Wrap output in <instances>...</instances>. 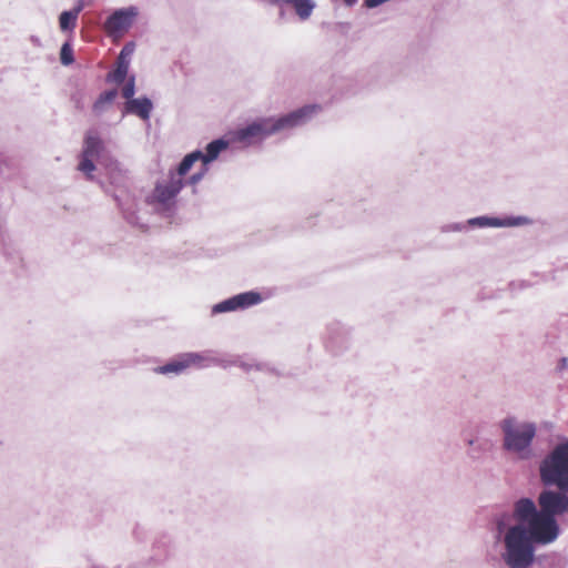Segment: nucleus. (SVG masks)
<instances>
[{"mask_svg":"<svg viewBox=\"0 0 568 568\" xmlns=\"http://www.w3.org/2000/svg\"><path fill=\"white\" fill-rule=\"evenodd\" d=\"M568 515V489L544 487L536 501L521 497L511 511L496 514L491 534L503 545L500 557L508 568H530L536 547L552 544L560 535L558 517Z\"/></svg>","mask_w":568,"mask_h":568,"instance_id":"obj_1","label":"nucleus"},{"mask_svg":"<svg viewBox=\"0 0 568 568\" xmlns=\"http://www.w3.org/2000/svg\"><path fill=\"white\" fill-rule=\"evenodd\" d=\"M318 110L320 106L317 104H305L285 114L256 118L246 125L233 131L229 139L222 136L209 142L201 159L202 165L209 166L232 142L243 143L248 146L263 142L272 135L301 128L307 124Z\"/></svg>","mask_w":568,"mask_h":568,"instance_id":"obj_2","label":"nucleus"},{"mask_svg":"<svg viewBox=\"0 0 568 568\" xmlns=\"http://www.w3.org/2000/svg\"><path fill=\"white\" fill-rule=\"evenodd\" d=\"M503 434V449L516 455L521 460L534 456L532 443L537 435L534 422L518 420L515 416L505 417L499 424Z\"/></svg>","mask_w":568,"mask_h":568,"instance_id":"obj_3","label":"nucleus"},{"mask_svg":"<svg viewBox=\"0 0 568 568\" xmlns=\"http://www.w3.org/2000/svg\"><path fill=\"white\" fill-rule=\"evenodd\" d=\"M538 476L544 487L568 489V437L560 438L540 460Z\"/></svg>","mask_w":568,"mask_h":568,"instance_id":"obj_4","label":"nucleus"},{"mask_svg":"<svg viewBox=\"0 0 568 568\" xmlns=\"http://www.w3.org/2000/svg\"><path fill=\"white\" fill-rule=\"evenodd\" d=\"M185 182L170 172L169 181L156 182L153 191L146 196V203L155 206V211L162 215L171 214L176 205V196L183 189Z\"/></svg>","mask_w":568,"mask_h":568,"instance_id":"obj_5","label":"nucleus"},{"mask_svg":"<svg viewBox=\"0 0 568 568\" xmlns=\"http://www.w3.org/2000/svg\"><path fill=\"white\" fill-rule=\"evenodd\" d=\"M263 302V296L256 291H246L225 298L212 306V315L243 311Z\"/></svg>","mask_w":568,"mask_h":568,"instance_id":"obj_6","label":"nucleus"},{"mask_svg":"<svg viewBox=\"0 0 568 568\" xmlns=\"http://www.w3.org/2000/svg\"><path fill=\"white\" fill-rule=\"evenodd\" d=\"M467 229L517 227L532 224V220L524 215L489 216L480 215L466 221Z\"/></svg>","mask_w":568,"mask_h":568,"instance_id":"obj_7","label":"nucleus"},{"mask_svg":"<svg viewBox=\"0 0 568 568\" xmlns=\"http://www.w3.org/2000/svg\"><path fill=\"white\" fill-rule=\"evenodd\" d=\"M203 359H207L206 353H184L179 357L168 362L166 364L156 367L154 371L163 375H179L191 365L197 364L202 366Z\"/></svg>","mask_w":568,"mask_h":568,"instance_id":"obj_8","label":"nucleus"},{"mask_svg":"<svg viewBox=\"0 0 568 568\" xmlns=\"http://www.w3.org/2000/svg\"><path fill=\"white\" fill-rule=\"evenodd\" d=\"M138 14L139 10L134 6L116 9L106 18L105 28L109 32H125L132 27Z\"/></svg>","mask_w":568,"mask_h":568,"instance_id":"obj_9","label":"nucleus"},{"mask_svg":"<svg viewBox=\"0 0 568 568\" xmlns=\"http://www.w3.org/2000/svg\"><path fill=\"white\" fill-rule=\"evenodd\" d=\"M153 102L146 95L125 101L122 114H133L143 121H149L153 111Z\"/></svg>","mask_w":568,"mask_h":568,"instance_id":"obj_10","label":"nucleus"},{"mask_svg":"<svg viewBox=\"0 0 568 568\" xmlns=\"http://www.w3.org/2000/svg\"><path fill=\"white\" fill-rule=\"evenodd\" d=\"M270 4L273 6H282V4H291L296 13V16L302 20H307L313 10L316 7L314 0H266Z\"/></svg>","mask_w":568,"mask_h":568,"instance_id":"obj_11","label":"nucleus"},{"mask_svg":"<svg viewBox=\"0 0 568 568\" xmlns=\"http://www.w3.org/2000/svg\"><path fill=\"white\" fill-rule=\"evenodd\" d=\"M103 150L104 144L100 136L93 134L92 132H88L84 136V143L81 153L92 158H99Z\"/></svg>","mask_w":568,"mask_h":568,"instance_id":"obj_12","label":"nucleus"},{"mask_svg":"<svg viewBox=\"0 0 568 568\" xmlns=\"http://www.w3.org/2000/svg\"><path fill=\"white\" fill-rule=\"evenodd\" d=\"M202 155H203V151L200 149H196V150L187 153L186 155H184L183 159L181 160V162L176 166V171L174 173L175 176L182 179L191 170V168L193 166V164L196 161H201Z\"/></svg>","mask_w":568,"mask_h":568,"instance_id":"obj_13","label":"nucleus"},{"mask_svg":"<svg viewBox=\"0 0 568 568\" xmlns=\"http://www.w3.org/2000/svg\"><path fill=\"white\" fill-rule=\"evenodd\" d=\"M118 93L119 92L115 88L102 92L93 103V112L101 114L104 111L105 105L111 104L114 101V99L118 97Z\"/></svg>","mask_w":568,"mask_h":568,"instance_id":"obj_14","label":"nucleus"},{"mask_svg":"<svg viewBox=\"0 0 568 568\" xmlns=\"http://www.w3.org/2000/svg\"><path fill=\"white\" fill-rule=\"evenodd\" d=\"M78 16L70 10H64L59 14V27L62 32H73L77 28Z\"/></svg>","mask_w":568,"mask_h":568,"instance_id":"obj_15","label":"nucleus"},{"mask_svg":"<svg viewBox=\"0 0 568 568\" xmlns=\"http://www.w3.org/2000/svg\"><path fill=\"white\" fill-rule=\"evenodd\" d=\"M134 51H135V43L133 41L126 42L122 47V49L116 58L115 65L129 69L130 63H131V58H132Z\"/></svg>","mask_w":568,"mask_h":568,"instance_id":"obj_16","label":"nucleus"},{"mask_svg":"<svg viewBox=\"0 0 568 568\" xmlns=\"http://www.w3.org/2000/svg\"><path fill=\"white\" fill-rule=\"evenodd\" d=\"M92 156L84 155L81 153L78 170L87 175L89 180H92V172L95 170V164Z\"/></svg>","mask_w":568,"mask_h":568,"instance_id":"obj_17","label":"nucleus"},{"mask_svg":"<svg viewBox=\"0 0 568 568\" xmlns=\"http://www.w3.org/2000/svg\"><path fill=\"white\" fill-rule=\"evenodd\" d=\"M128 72L129 69L115 65V68L106 74V81L122 84L128 77Z\"/></svg>","mask_w":568,"mask_h":568,"instance_id":"obj_18","label":"nucleus"},{"mask_svg":"<svg viewBox=\"0 0 568 568\" xmlns=\"http://www.w3.org/2000/svg\"><path fill=\"white\" fill-rule=\"evenodd\" d=\"M60 61L63 65H70L74 62L73 49L70 42H64L60 49Z\"/></svg>","mask_w":568,"mask_h":568,"instance_id":"obj_19","label":"nucleus"},{"mask_svg":"<svg viewBox=\"0 0 568 568\" xmlns=\"http://www.w3.org/2000/svg\"><path fill=\"white\" fill-rule=\"evenodd\" d=\"M205 353L207 354V359H203L202 367H207L211 364L219 365L223 368L235 366V363H233V356H229L227 358H214L209 356V352Z\"/></svg>","mask_w":568,"mask_h":568,"instance_id":"obj_20","label":"nucleus"},{"mask_svg":"<svg viewBox=\"0 0 568 568\" xmlns=\"http://www.w3.org/2000/svg\"><path fill=\"white\" fill-rule=\"evenodd\" d=\"M114 200L116 201V204L119 206V209L121 210L122 214H123V217L125 219V221L132 225H136L138 224V215L135 214L134 211H130L129 209H125L123 206V203L122 201L120 200V197L118 195H114Z\"/></svg>","mask_w":568,"mask_h":568,"instance_id":"obj_21","label":"nucleus"},{"mask_svg":"<svg viewBox=\"0 0 568 568\" xmlns=\"http://www.w3.org/2000/svg\"><path fill=\"white\" fill-rule=\"evenodd\" d=\"M439 230L442 233H460L466 232L468 229L465 221L443 224Z\"/></svg>","mask_w":568,"mask_h":568,"instance_id":"obj_22","label":"nucleus"},{"mask_svg":"<svg viewBox=\"0 0 568 568\" xmlns=\"http://www.w3.org/2000/svg\"><path fill=\"white\" fill-rule=\"evenodd\" d=\"M122 97L125 99V101L134 99L135 94V77L132 75L129 78V80L125 82L124 87L121 90Z\"/></svg>","mask_w":568,"mask_h":568,"instance_id":"obj_23","label":"nucleus"},{"mask_svg":"<svg viewBox=\"0 0 568 568\" xmlns=\"http://www.w3.org/2000/svg\"><path fill=\"white\" fill-rule=\"evenodd\" d=\"M12 203V196L9 190L0 189V212L7 210Z\"/></svg>","mask_w":568,"mask_h":568,"instance_id":"obj_24","label":"nucleus"},{"mask_svg":"<svg viewBox=\"0 0 568 568\" xmlns=\"http://www.w3.org/2000/svg\"><path fill=\"white\" fill-rule=\"evenodd\" d=\"M207 171H209V166H207V165H206V166H203V165H202V169H201L199 172H196V173L192 174V175L187 179L186 183H187V184H191V185H195V184H197L200 181H202V179H203V178H204V175L207 173Z\"/></svg>","mask_w":568,"mask_h":568,"instance_id":"obj_25","label":"nucleus"},{"mask_svg":"<svg viewBox=\"0 0 568 568\" xmlns=\"http://www.w3.org/2000/svg\"><path fill=\"white\" fill-rule=\"evenodd\" d=\"M467 444L471 447V449L468 452V456L471 458H477L483 450L481 446L477 444V440L474 438L468 439Z\"/></svg>","mask_w":568,"mask_h":568,"instance_id":"obj_26","label":"nucleus"},{"mask_svg":"<svg viewBox=\"0 0 568 568\" xmlns=\"http://www.w3.org/2000/svg\"><path fill=\"white\" fill-rule=\"evenodd\" d=\"M108 171L110 175V180L112 183H114L118 179V175L120 174V165L116 161H111L108 165Z\"/></svg>","mask_w":568,"mask_h":568,"instance_id":"obj_27","label":"nucleus"},{"mask_svg":"<svg viewBox=\"0 0 568 568\" xmlns=\"http://www.w3.org/2000/svg\"><path fill=\"white\" fill-rule=\"evenodd\" d=\"M244 372H250L251 369L255 368L257 371L262 369V366L260 364H256V363H252V362H247V361H244L242 363V367H241Z\"/></svg>","mask_w":568,"mask_h":568,"instance_id":"obj_28","label":"nucleus"},{"mask_svg":"<svg viewBox=\"0 0 568 568\" xmlns=\"http://www.w3.org/2000/svg\"><path fill=\"white\" fill-rule=\"evenodd\" d=\"M84 7H85L84 0H77L75 4L73 6L72 9H70V11H72L74 14H77L79 17V14L82 12Z\"/></svg>","mask_w":568,"mask_h":568,"instance_id":"obj_29","label":"nucleus"},{"mask_svg":"<svg viewBox=\"0 0 568 568\" xmlns=\"http://www.w3.org/2000/svg\"><path fill=\"white\" fill-rule=\"evenodd\" d=\"M568 367V357H561L558 362V365L556 367V369L558 372H562L564 369H566Z\"/></svg>","mask_w":568,"mask_h":568,"instance_id":"obj_30","label":"nucleus"},{"mask_svg":"<svg viewBox=\"0 0 568 568\" xmlns=\"http://www.w3.org/2000/svg\"><path fill=\"white\" fill-rule=\"evenodd\" d=\"M337 329H339V325L338 324H333L332 326H329L328 328V332H329V338L332 342H335V339L337 338L335 336V333L337 332Z\"/></svg>","mask_w":568,"mask_h":568,"instance_id":"obj_31","label":"nucleus"},{"mask_svg":"<svg viewBox=\"0 0 568 568\" xmlns=\"http://www.w3.org/2000/svg\"><path fill=\"white\" fill-rule=\"evenodd\" d=\"M245 359L242 356L234 355L233 356V363H235V366L242 367V363Z\"/></svg>","mask_w":568,"mask_h":568,"instance_id":"obj_32","label":"nucleus"},{"mask_svg":"<svg viewBox=\"0 0 568 568\" xmlns=\"http://www.w3.org/2000/svg\"><path fill=\"white\" fill-rule=\"evenodd\" d=\"M3 165H7V155L3 153H0V172H2Z\"/></svg>","mask_w":568,"mask_h":568,"instance_id":"obj_33","label":"nucleus"},{"mask_svg":"<svg viewBox=\"0 0 568 568\" xmlns=\"http://www.w3.org/2000/svg\"><path fill=\"white\" fill-rule=\"evenodd\" d=\"M12 263L22 264V257L20 256V254H16L14 256H12Z\"/></svg>","mask_w":568,"mask_h":568,"instance_id":"obj_34","label":"nucleus"},{"mask_svg":"<svg viewBox=\"0 0 568 568\" xmlns=\"http://www.w3.org/2000/svg\"><path fill=\"white\" fill-rule=\"evenodd\" d=\"M343 1H344V3H345L347 7H352V6H354V4L357 2V0H343Z\"/></svg>","mask_w":568,"mask_h":568,"instance_id":"obj_35","label":"nucleus"}]
</instances>
